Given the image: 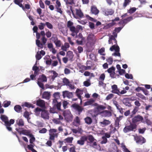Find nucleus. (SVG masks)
Segmentation results:
<instances>
[{"mask_svg":"<svg viewBox=\"0 0 152 152\" xmlns=\"http://www.w3.org/2000/svg\"><path fill=\"white\" fill-rule=\"evenodd\" d=\"M39 39L37 38L36 44L39 48L42 49L43 45L46 43L47 39L45 37V33L44 31H41L40 33H39Z\"/></svg>","mask_w":152,"mask_h":152,"instance_id":"obj_1","label":"nucleus"},{"mask_svg":"<svg viewBox=\"0 0 152 152\" xmlns=\"http://www.w3.org/2000/svg\"><path fill=\"white\" fill-rule=\"evenodd\" d=\"M73 23L69 20L67 22V27L69 29L70 31L72 32L71 35L74 37L75 35H77L79 32V29L76 28L74 26H73Z\"/></svg>","mask_w":152,"mask_h":152,"instance_id":"obj_2","label":"nucleus"},{"mask_svg":"<svg viewBox=\"0 0 152 152\" xmlns=\"http://www.w3.org/2000/svg\"><path fill=\"white\" fill-rule=\"evenodd\" d=\"M71 11L74 18L76 19L81 18L84 17L83 13L82 12L80 9H75V13H74L72 7H70Z\"/></svg>","mask_w":152,"mask_h":152,"instance_id":"obj_3","label":"nucleus"},{"mask_svg":"<svg viewBox=\"0 0 152 152\" xmlns=\"http://www.w3.org/2000/svg\"><path fill=\"white\" fill-rule=\"evenodd\" d=\"M61 111L63 112V115L64 118L65 119L66 121L69 122L72 120L73 116L69 110H62Z\"/></svg>","mask_w":152,"mask_h":152,"instance_id":"obj_4","label":"nucleus"},{"mask_svg":"<svg viewBox=\"0 0 152 152\" xmlns=\"http://www.w3.org/2000/svg\"><path fill=\"white\" fill-rule=\"evenodd\" d=\"M137 127V125L135 124H132L131 122L130 123L129 125L126 126L123 129V132L125 133H126L131 131H135Z\"/></svg>","mask_w":152,"mask_h":152,"instance_id":"obj_5","label":"nucleus"},{"mask_svg":"<svg viewBox=\"0 0 152 152\" xmlns=\"http://www.w3.org/2000/svg\"><path fill=\"white\" fill-rule=\"evenodd\" d=\"M71 107L74 109L77 113L80 115L84 110V108L79 104L76 103H74L72 105Z\"/></svg>","mask_w":152,"mask_h":152,"instance_id":"obj_6","label":"nucleus"},{"mask_svg":"<svg viewBox=\"0 0 152 152\" xmlns=\"http://www.w3.org/2000/svg\"><path fill=\"white\" fill-rule=\"evenodd\" d=\"M110 50L112 51L115 50V52L114 53L113 55L120 57L121 56L120 53L119 52L120 51V48L118 45H112L110 48Z\"/></svg>","mask_w":152,"mask_h":152,"instance_id":"obj_7","label":"nucleus"},{"mask_svg":"<svg viewBox=\"0 0 152 152\" xmlns=\"http://www.w3.org/2000/svg\"><path fill=\"white\" fill-rule=\"evenodd\" d=\"M62 96L64 98L67 97L68 99L72 98L73 96V92H70L68 91L65 90L62 91Z\"/></svg>","mask_w":152,"mask_h":152,"instance_id":"obj_8","label":"nucleus"},{"mask_svg":"<svg viewBox=\"0 0 152 152\" xmlns=\"http://www.w3.org/2000/svg\"><path fill=\"white\" fill-rule=\"evenodd\" d=\"M143 119V118L142 116L139 115H137L132 118V123L136 124L137 122L142 121Z\"/></svg>","mask_w":152,"mask_h":152,"instance_id":"obj_9","label":"nucleus"},{"mask_svg":"<svg viewBox=\"0 0 152 152\" xmlns=\"http://www.w3.org/2000/svg\"><path fill=\"white\" fill-rule=\"evenodd\" d=\"M41 117L44 119L48 120L49 119V113L48 111L45 109H43L41 113Z\"/></svg>","mask_w":152,"mask_h":152,"instance_id":"obj_10","label":"nucleus"},{"mask_svg":"<svg viewBox=\"0 0 152 152\" xmlns=\"http://www.w3.org/2000/svg\"><path fill=\"white\" fill-rule=\"evenodd\" d=\"M95 100L93 99H91L85 102L84 104V106H85L87 105H91L93 106H96L98 104L94 103Z\"/></svg>","mask_w":152,"mask_h":152,"instance_id":"obj_11","label":"nucleus"},{"mask_svg":"<svg viewBox=\"0 0 152 152\" xmlns=\"http://www.w3.org/2000/svg\"><path fill=\"white\" fill-rule=\"evenodd\" d=\"M7 124L6 126V128L9 131H12V128L11 127V125L13 124L15 122V119H11L10 121L8 120Z\"/></svg>","mask_w":152,"mask_h":152,"instance_id":"obj_12","label":"nucleus"},{"mask_svg":"<svg viewBox=\"0 0 152 152\" xmlns=\"http://www.w3.org/2000/svg\"><path fill=\"white\" fill-rule=\"evenodd\" d=\"M36 104L37 106L42 108H45V101L40 99L37 100Z\"/></svg>","mask_w":152,"mask_h":152,"instance_id":"obj_13","label":"nucleus"},{"mask_svg":"<svg viewBox=\"0 0 152 152\" xmlns=\"http://www.w3.org/2000/svg\"><path fill=\"white\" fill-rule=\"evenodd\" d=\"M87 140V136H82L80 139L77 141V143L81 145H84L85 142Z\"/></svg>","mask_w":152,"mask_h":152,"instance_id":"obj_14","label":"nucleus"},{"mask_svg":"<svg viewBox=\"0 0 152 152\" xmlns=\"http://www.w3.org/2000/svg\"><path fill=\"white\" fill-rule=\"evenodd\" d=\"M134 139L137 143H139L142 141V143H144L146 142L145 138L142 136H137L134 137Z\"/></svg>","mask_w":152,"mask_h":152,"instance_id":"obj_15","label":"nucleus"},{"mask_svg":"<svg viewBox=\"0 0 152 152\" xmlns=\"http://www.w3.org/2000/svg\"><path fill=\"white\" fill-rule=\"evenodd\" d=\"M115 37L113 35H111L109 38L108 42L109 44H111L112 45H117V41L115 39Z\"/></svg>","mask_w":152,"mask_h":152,"instance_id":"obj_16","label":"nucleus"},{"mask_svg":"<svg viewBox=\"0 0 152 152\" xmlns=\"http://www.w3.org/2000/svg\"><path fill=\"white\" fill-rule=\"evenodd\" d=\"M91 14L97 15L99 13V10L97 9L96 6L94 5L91 7Z\"/></svg>","mask_w":152,"mask_h":152,"instance_id":"obj_17","label":"nucleus"},{"mask_svg":"<svg viewBox=\"0 0 152 152\" xmlns=\"http://www.w3.org/2000/svg\"><path fill=\"white\" fill-rule=\"evenodd\" d=\"M51 96L50 92L49 91H44L42 95V99L49 100Z\"/></svg>","mask_w":152,"mask_h":152,"instance_id":"obj_18","label":"nucleus"},{"mask_svg":"<svg viewBox=\"0 0 152 152\" xmlns=\"http://www.w3.org/2000/svg\"><path fill=\"white\" fill-rule=\"evenodd\" d=\"M0 119L4 123V125L6 126L9 120L8 117L5 115H1Z\"/></svg>","mask_w":152,"mask_h":152,"instance_id":"obj_19","label":"nucleus"},{"mask_svg":"<svg viewBox=\"0 0 152 152\" xmlns=\"http://www.w3.org/2000/svg\"><path fill=\"white\" fill-rule=\"evenodd\" d=\"M129 98H124L122 100V102L126 106L131 107L132 105L129 102Z\"/></svg>","mask_w":152,"mask_h":152,"instance_id":"obj_20","label":"nucleus"},{"mask_svg":"<svg viewBox=\"0 0 152 152\" xmlns=\"http://www.w3.org/2000/svg\"><path fill=\"white\" fill-rule=\"evenodd\" d=\"M74 55L73 52L71 51H68L66 54V57L68 59V60L71 61H72V59L73 58Z\"/></svg>","mask_w":152,"mask_h":152,"instance_id":"obj_21","label":"nucleus"},{"mask_svg":"<svg viewBox=\"0 0 152 152\" xmlns=\"http://www.w3.org/2000/svg\"><path fill=\"white\" fill-rule=\"evenodd\" d=\"M79 99L81 98V95L83 94V91L79 88H77L75 93Z\"/></svg>","mask_w":152,"mask_h":152,"instance_id":"obj_22","label":"nucleus"},{"mask_svg":"<svg viewBox=\"0 0 152 152\" xmlns=\"http://www.w3.org/2000/svg\"><path fill=\"white\" fill-rule=\"evenodd\" d=\"M38 80V81L42 82H46L47 81V78L45 75L43 74L39 77Z\"/></svg>","mask_w":152,"mask_h":152,"instance_id":"obj_23","label":"nucleus"},{"mask_svg":"<svg viewBox=\"0 0 152 152\" xmlns=\"http://www.w3.org/2000/svg\"><path fill=\"white\" fill-rule=\"evenodd\" d=\"M39 67L42 69L43 67H32V70L34 71V74L36 76L39 74V72L40 69Z\"/></svg>","mask_w":152,"mask_h":152,"instance_id":"obj_24","label":"nucleus"},{"mask_svg":"<svg viewBox=\"0 0 152 152\" xmlns=\"http://www.w3.org/2000/svg\"><path fill=\"white\" fill-rule=\"evenodd\" d=\"M84 120L85 123L88 125L91 124L92 122V118L89 116H87L85 118Z\"/></svg>","mask_w":152,"mask_h":152,"instance_id":"obj_25","label":"nucleus"},{"mask_svg":"<svg viewBox=\"0 0 152 152\" xmlns=\"http://www.w3.org/2000/svg\"><path fill=\"white\" fill-rule=\"evenodd\" d=\"M16 124L19 126H24V122L23 120L21 119H19L16 121Z\"/></svg>","mask_w":152,"mask_h":152,"instance_id":"obj_26","label":"nucleus"},{"mask_svg":"<svg viewBox=\"0 0 152 152\" xmlns=\"http://www.w3.org/2000/svg\"><path fill=\"white\" fill-rule=\"evenodd\" d=\"M114 11L112 9H107L105 11V15H112L114 13Z\"/></svg>","mask_w":152,"mask_h":152,"instance_id":"obj_27","label":"nucleus"},{"mask_svg":"<svg viewBox=\"0 0 152 152\" xmlns=\"http://www.w3.org/2000/svg\"><path fill=\"white\" fill-rule=\"evenodd\" d=\"M61 102H59L54 104L53 107L55 108H56L58 110L61 111L62 110L61 109Z\"/></svg>","mask_w":152,"mask_h":152,"instance_id":"obj_28","label":"nucleus"},{"mask_svg":"<svg viewBox=\"0 0 152 152\" xmlns=\"http://www.w3.org/2000/svg\"><path fill=\"white\" fill-rule=\"evenodd\" d=\"M15 129L20 135V133H23L26 131V129H24L23 128L20 127L16 128Z\"/></svg>","mask_w":152,"mask_h":152,"instance_id":"obj_29","label":"nucleus"},{"mask_svg":"<svg viewBox=\"0 0 152 152\" xmlns=\"http://www.w3.org/2000/svg\"><path fill=\"white\" fill-rule=\"evenodd\" d=\"M87 140H88L89 141V143H91L93 142L94 141H96V140L95 139L93 136L91 135H89L88 136H87Z\"/></svg>","mask_w":152,"mask_h":152,"instance_id":"obj_30","label":"nucleus"},{"mask_svg":"<svg viewBox=\"0 0 152 152\" xmlns=\"http://www.w3.org/2000/svg\"><path fill=\"white\" fill-rule=\"evenodd\" d=\"M38 29V27L36 26H34L33 28L34 33H36V38L39 39V34L37 31Z\"/></svg>","mask_w":152,"mask_h":152,"instance_id":"obj_31","label":"nucleus"},{"mask_svg":"<svg viewBox=\"0 0 152 152\" xmlns=\"http://www.w3.org/2000/svg\"><path fill=\"white\" fill-rule=\"evenodd\" d=\"M22 107L20 105H16L14 107L15 110L17 113H20L22 110Z\"/></svg>","mask_w":152,"mask_h":152,"instance_id":"obj_32","label":"nucleus"},{"mask_svg":"<svg viewBox=\"0 0 152 152\" xmlns=\"http://www.w3.org/2000/svg\"><path fill=\"white\" fill-rule=\"evenodd\" d=\"M69 47V44L67 42H66L64 44V45H62L61 47V49L64 51H66L67 49Z\"/></svg>","mask_w":152,"mask_h":152,"instance_id":"obj_33","label":"nucleus"},{"mask_svg":"<svg viewBox=\"0 0 152 152\" xmlns=\"http://www.w3.org/2000/svg\"><path fill=\"white\" fill-rule=\"evenodd\" d=\"M91 77L90 78L87 79L86 81H84L83 83V85L86 87H88L90 86L91 85L90 79Z\"/></svg>","mask_w":152,"mask_h":152,"instance_id":"obj_34","label":"nucleus"},{"mask_svg":"<svg viewBox=\"0 0 152 152\" xmlns=\"http://www.w3.org/2000/svg\"><path fill=\"white\" fill-rule=\"evenodd\" d=\"M11 103V102L10 101L6 100L3 102L2 104V106L4 107H8L10 105Z\"/></svg>","mask_w":152,"mask_h":152,"instance_id":"obj_35","label":"nucleus"},{"mask_svg":"<svg viewBox=\"0 0 152 152\" xmlns=\"http://www.w3.org/2000/svg\"><path fill=\"white\" fill-rule=\"evenodd\" d=\"M96 106L97 107L95 108V109L98 111L100 110H103L106 108V107L105 106L102 105H99L98 104Z\"/></svg>","mask_w":152,"mask_h":152,"instance_id":"obj_36","label":"nucleus"},{"mask_svg":"<svg viewBox=\"0 0 152 152\" xmlns=\"http://www.w3.org/2000/svg\"><path fill=\"white\" fill-rule=\"evenodd\" d=\"M121 67H116L118 72L119 74L120 75H122L125 72V70L124 69H121Z\"/></svg>","mask_w":152,"mask_h":152,"instance_id":"obj_37","label":"nucleus"},{"mask_svg":"<svg viewBox=\"0 0 152 152\" xmlns=\"http://www.w3.org/2000/svg\"><path fill=\"white\" fill-rule=\"evenodd\" d=\"M63 82L64 84V85L67 86L70 83L69 79L66 77H64L63 80Z\"/></svg>","mask_w":152,"mask_h":152,"instance_id":"obj_38","label":"nucleus"},{"mask_svg":"<svg viewBox=\"0 0 152 152\" xmlns=\"http://www.w3.org/2000/svg\"><path fill=\"white\" fill-rule=\"evenodd\" d=\"M60 93L59 92H55L53 94V97L55 98L58 99L60 98Z\"/></svg>","mask_w":152,"mask_h":152,"instance_id":"obj_39","label":"nucleus"},{"mask_svg":"<svg viewBox=\"0 0 152 152\" xmlns=\"http://www.w3.org/2000/svg\"><path fill=\"white\" fill-rule=\"evenodd\" d=\"M73 140V138L72 137H68L64 140V141L67 143H71Z\"/></svg>","mask_w":152,"mask_h":152,"instance_id":"obj_40","label":"nucleus"},{"mask_svg":"<svg viewBox=\"0 0 152 152\" xmlns=\"http://www.w3.org/2000/svg\"><path fill=\"white\" fill-rule=\"evenodd\" d=\"M131 0H124V2L123 4V7L125 8L127 5H129Z\"/></svg>","mask_w":152,"mask_h":152,"instance_id":"obj_41","label":"nucleus"},{"mask_svg":"<svg viewBox=\"0 0 152 152\" xmlns=\"http://www.w3.org/2000/svg\"><path fill=\"white\" fill-rule=\"evenodd\" d=\"M102 124L104 125H107L110 124V122L108 120L104 119L103 121L100 122Z\"/></svg>","mask_w":152,"mask_h":152,"instance_id":"obj_42","label":"nucleus"},{"mask_svg":"<svg viewBox=\"0 0 152 152\" xmlns=\"http://www.w3.org/2000/svg\"><path fill=\"white\" fill-rule=\"evenodd\" d=\"M23 134L24 135L27 136L29 137H31V136L32 134L30 133L29 131L26 130V131L24 133H20V135Z\"/></svg>","mask_w":152,"mask_h":152,"instance_id":"obj_43","label":"nucleus"},{"mask_svg":"<svg viewBox=\"0 0 152 152\" xmlns=\"http://www.w3.org/2000/svg\"><path fill=\"white\" fill-rule=\"evenodd\" d=\"M37 84L39 87L41 88L43 90L45 89V88L44 86V85L42 82L38 81L37 82Z\"/></svg>","mask_w":152,"mask_h":152,"instance_id":"obj_44","label":"nucleus"},{"mask_svg":"<svg viewBox=\"0 0 152 152\" xmlns=\"http://www.w3.org/2000/svg\"><path fill=\"white\" fill-rule=\"evenodd\" d=\"M121 147L123 148L124 152H131L126 148V146L123 143L121 144Z\"/></svg>","mask_w":152,"mask_h":152,"instance_id":"obj_45","label":"nucleus"},{"mask_svg":"<svg viewBox=\"0 0 152 152\" xmlns=\"http://www.w3.org/2000/svg\"><path fill=\"white\" fill-rule=\"evenodd\" d=\"M133 19V18L132 17H128L126 19H124V21L125 24H126L128 22H129Z\"/></svg>","mask_w":152,"mask_h":152,"instance_id":"obj_46","label":"nucleus"},{"mask_svg":"<svg viewBox=\"0 0 152 152\" xmlns=\"http://www.w3.org/2000/svg\"><path fill=\"white\" fill-rule=\"evenodd\" d=\"M115 67H110L107 70V71L108 73L110 74L115 72Z\"/></svg>","mask_w":152,"mask_h":152,"instance_id":"obj_47","label":"nucleus"},{"mask_svg":"<svg viewBox=\"0 0 152 152\" xmlns=\"http://www.w3.org/2000/svg\"><path fill=\"white\" fill-rule=\"evenodd\" d=\"M29 142L30 143H32L35 140V138L34 135L32 134L31 137H29Z\"/></svg>","mask_w":152,"mask_h":152,"instance_id":"obj_48","label":"nucleus"},{"mask_svg":"<svg viewBox=\"0 0 152 152\" xmlns=\"http://www.w3.org/2000/svg\"><path fill=\"white\" fill-rule=\"evenodd\" d=\"M102 140L101 141V143L102 144H106L107 141V137L105 136H103L102 137Z\"/></svg>","mask_w":152,"mask_h":152,"instance_id":"obj_49","label":"nucleus"},{"mask_svg":"<svg viewBox=\"0 0 152 152\" xmlns=\"http://www.w3.org/2000/svg\"><path fill=\"white\" fill-rule=\"evenodd\" d=\"M126 78L128 79H132L133 77L132 74H129L128 73H126L125 75Z\"/></svg>","mask_w":152,"mask_h":152,"instance_id":"obj_50","label":"nucleus"},{"mask_svg":"<svg viewBox=\"0 0 152 152\" xmlns=\"http://www.w3.org/2000/svg\"><path fill=\"white\" fill-rule=\"evenodd\" d=\"M54 43L56 45V47H59L61 45V41L60 40H58L56 41H54Z\"/></svg>","mask_w":152,"mask_h":152,"instance_id":"obj_51","label":"nucleus"},{"mask_svg":"<svg viewBox=\"0 0 152 152\" xmlns=\"http://www.w3.org/2000/svg\"><path fill=\"white\" fill-rule=\"evenodd\" d=\"M69 102L67 101L64 100L63 102V106L64 108L65 109L67 107V105Z\"/></svg>","mask_w":152,"mask_h":152,"instance_id":"obj_52","label":"nucleus"},{"mask_svg":"<svg viewBox=\"0 0 152 152\" xmlns=\"http://www.w3.org/2000/svg\"><path fill=\"white\" fill-rule=\"evenodd\" d=\"M45 26V23H40V24L38 26V27L39 29L42 30L44 29Z\"/></svg>","mask_w":152,"mask_h":152,"instance_id":"obj_53","label":"nucleus"},{"mask_svg":"<svg viewBox=\"0 0 152 152\" xmlns=\"http://www.w3.org/2000/svg\"><path fill=\"white\" fill-rule=\"evenodd\" d=\"M104 48L102 47L98 50V53H100L101 55L104 56L105 55V54L102 53L104 52Z\"/></svg>","mask_w":152,"mask_h":152,"instance_id":"obj_54","label":"nucleus"},{"mask_svg":"<svg viewBox=\"0 0 152 152\" xmlns=\"http://www.w3.org/2000/svg\"><path fill=\"white\" fill-rule=\"evenodd\" d=\"M113 103L116 107L117 109L118 110H119L120 108L121 107V106L118 104V102L115 101H114L113 102Z\"/></svg>","mask_w":152,"mask_h":152,"instance_id":"obj_55","label":"nucleus"},{"mask_svg":"<svg viewBox=\"0 0 152 152\" xmlns=\"http://www.w3.org/2000/svg\"><path fill=\"white\" fill-rule=\"evenodd\" d=\"M136 10V9L135 7H132L128 11V12L130 14H132Z\"/></svg>","mask_w":152,"mask_h":152,"instance_id":"obj_56","label":"nucleus"},{"mask_svg":"<svg viewBox=\"0 0 152 152\" xmlns=\"http://www.w3.org/2000/svg\"><path fill=\"white\" fill-rule=\"evenodd\" d=\"M45 24V26L46 25L47 27L49 29H51L53 28V25L49 22H46Z\"/></svg>","mask_w":152,"mask_h":152,"instance_id":"obj_57","label":"nucleus"},{"mask_svg":"<svg viewBox=\"0 0 152 152\" xmlns=\"http://www.w3.org/2000/svg\"><path fill=\"white\" fill-rule=\"evenodd\" d=\"M43 110V109H41L37 107L35 108L34 110V112L36 114V115H38L40 113V112H42V110Z\"/></svg>","mask_w":152,"mask_h":152,"instance_id":"obj_58","label":"nucleus"},{"mask_svg":"<svg viewBox=\"0 0 152 152\" xmlns=\"http://www.w3.org/2000/svg\"><path fill=\"white\" fill-rule=\"evenodd\" d=\"M23 116L26 118L27 119L29 123L28 118H29V113L27 111H25L24 113Z\"/></svg>","mask_w":152,"mask_h":152,"instance_id":"obj_59","label":"nucleus"},{"mask_svg":"<svg viewBox=\"0 0 152 152\" xmlns=\"http://www.w3.org/2000/svg\"><path fill=\"white\" fill-rule=\"evenodd\" d=\"M137 107H135L133 111L132 112V115H131V117H132L133 115H135L137 112Z\"/></svg>","mask_w":152,"mask_h":152,"instance_id":"obj_60","label":"nucleus"},{"mask_svg":"<svg viewBox=\"0 0 152 152\" xmlns=\"http://www.w3.org/2000/svg\"><path fill=\"white\" fill-rule=\"evenodd\" d=\"M136 95L137 96L139 97V98H141L142 99H144L145 98V97L141 93H137L136 94Z\"/></svg>","mask_w":152,"mask_h":152,"instance_id":"obj_61","label":"nucleus"},{"mask_svg":"<svg viewBox=\"0 0 152 152\" xmlns=\"http://www.w3.org/2000/svg\"><path fill=\"white\" fill-rule=\"evenodd\" d=\"M105 78V75L104 73H103L100 75L99 79L103 81L104 80Z\"/></svg>","mask_w":152,"mask_h":152,"instance_id":"obj_62","label":"nucleus"},{"mask_svg":"<svg viewBox=\"0 0 152 152\" xmlns=\"http://www.w3.org/2000/svg\"><path fill=\"white\" fill-rule=\"evenodd\" d=\"M114 96V95L112 94H109L106 97V99L108 100L111 99Z\"/></svg>","mask_w":152,"mask_h":152,"instance_id":"obj_63","label":"nucleus"},{"mask_svg":"<svg viewBox=\"0 0 152 152\" xmlns=\"http://www.w3.org/2000/svg\"><path fill=\"white\" fill-rule=\"evenodd\" d=\"M31 105V103L28 102H25L22 106L29 108H30Z\"/></svg>","mask_w":152,"mask_h":152,"instance_id":"obj_64","label":"nucleus"}]
</instances>
